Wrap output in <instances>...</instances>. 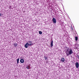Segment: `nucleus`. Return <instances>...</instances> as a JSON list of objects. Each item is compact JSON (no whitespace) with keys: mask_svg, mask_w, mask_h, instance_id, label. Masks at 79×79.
Masks as SVG:
<instances>
[{"mask_svg":"<svg viewBox=\"0 0 79 79\" xmlns=\"http://www.w3.org/2000/svg\"><path fill=\"white\" fill-rule=\"evenodd\" d=\"M9 9H10V10H11V9H12V8L11 7V6H10L9 7Z\"/></svg>","mask_w":79,"mask_h":79,"instance_id":"4468645a","label":"nucleus"},{"mask_svg":"<svg viewBox=\"0 0 79 79\" xmlns=\"http://www.w3.org/2000/svg\"><path fill=\"white\" fill-rule=\"evenodd\" d=\"M13 45H14V47H17V45H18V44L15 43L13 44Z\"/></svg>","mask_w":79,"mask_h":79,"instance_id":"1a4fd4ad","label":"nucleus"},{"mask_svg":"<svg viewBox=\"0 0 79 79\" xmlns=\"http://www.w3.org/2000/svg\"><path fill=\"white\" fill-rule=\"evenodd\" d=\"M0 16H2V14L0 13Z\"/></svg>","mask_w":79,"mask_h":79,"instance_id":"aec40b11","label":"nucleus"},{"mask_svg":"<svg viewBox=\"0 0 79 79\" xmlns=\"http://www.w3.org/2000/svg\"><path fill=\"white\" fill-rule=\"evenodd\" d=\"M75 47H76V48H74V49H76V48H77V47H76V46H75Z\"/></svg>","mask_w":79,"mask_h":79,"instance_id":"6ab92c4d","label":"nucleus"},{"mask_svg":"<svg viewBox=\"0 0 79 79\" xmlns=\"http://www.w3.org/2000/svg\"><path fill=\"white\" fill-rule=\"evenodd\" d=\"M52 22L54 24H56V20L55 18H53L52 19Z\"/></svg>","mask_w":79,"mask_h":79,"instance_id":"f03ea898","label":"nucleus"},{"mask_svg":"<svg viewBox=\"0 0 79 79\" xmlns=\"http://www.w3.org/2000/svg\"><path fill=\"white\" fill-rule=\"evenodd\" d=\"M20 61L21 63H24V59H20Z\"/></svg>","mask_w":79,"mask_h":79,"instance_id":"39448f33","label":"nucleus"},{"mask_svg":"<svg viewBox=\"0 0 79 79\" xmlns=\"http://www.w3.org/2000/svg\"><path fill=\"white\" fill-rule=\"evenodd\" d=\"M60 61L61 62H64V58L63 57H61Z\"/></svg>","mask_w":79,"mask_h":79,"instance_id":"423d86ee","label":"nucleus"},{"mask_svg":"<svg viewBox=\"0 0 79 79\" xmlns=\"http://www.w3.org/2000/svg\"><path fill=\"white\" fill-rule=\"evenodd\" d=\"M19 58H18L17 59V64H18L19 63Z\"/></svg>","mask_w":79,"mask_h":79,"instance_id":"9d476101","label":"nucleus"},{"mask_svg":"<svg viewBox=\"0 0 79 79\" xmlns=\"http://www.w3.org/2000/svg\"><path fill=\"white\" fill-rule=\"evenodd\" d=\"M75 40L76 41H77V39H78V38L77 37V33H75Z\"/></svg>","mask_w":79,"mask_h":79,"instance_id":"7ed1b4c3","label":"nucleus"},{"mask_svg":"<svg viewBox=\"0 0 79 79\" xmlns=\"http://www.w3.org/2000/svg\"><path fill=\"white\" fill-rule=\"evenodd\" d=\"M73 50L72 49H70L69 51L68 49L67 50V51L65 53L67 56H69V55H71L73 54Z\"/></svg>","mask_w":79,"mask_h":79,"instance_id":"f257e3e1","label":"nucleus"},{"mask_svg":"<svg viewBox=\"0 0 79 79\" xmlns=\"http://www.w3.org/2000/svg\"><path fill=\"white\" fill-rule=\"evenodd\" d=\"M27 69H30V66H28L26 67Z\"/></svg>","mask_w":79,"mask_h":79,"instance_id":"f8f14e48","label":"nucleus"},{"mask_svg":"<svg viewBox=\"0 0 79 79\" xmlns=\"http://www.w3.org/2000/svg\"><path fill=\"white\" fill-rule=\"evenodd\" d=\"M28 42V43H31L32 44V41H29Z\"/></svg>","mask_w":79,"mask_h":79,"instance_id":"dca6fc26","label":"nucleus"},{"mask_svg":"<svg viewBox=\"0 0 79 79\" xmlns=\"http://www.w3.org/2000/svg\"><path fill=\"white\" fill-rule=\"evenodd\" d=\"M76 66L77 68H79V64L78 62H76Z\"/></svg>","mask_w":79,"mask_h":79,"instance_id":"0eeeda50","label":"nucleus"},{"mask_svg":"<svg viewBox=\"0 0 79 79\" xmlns=\"http://www.w3.org/2000/svg\"><path fill=\"white\" fill-rule=\"evenodd\" d=\"M77 58H78V59H79V56L78 55V56H77Z\"/></svg>","mask_w":79,"mask_h":79,"instance_id":"f3484780","label":"nucleus"},{"mask_svg":"<svg viewBox=\"0 0 79 79\" xmlns=\"http://www.w3.org/2000/svg\"><path fill=\"white\" fill-rule=\"evenodd\" d=\"M32 45V44H28V46H31Z\"/></svg>","mask_w":79,"mask_h":79,"instance_id":"2eb2a0df","label":"nucleus"},{"mask_svg":"<svg viewBox=\"0 0 79 79\" xmlns=\"http://www.w3.org/2000/svg\"><path fill=\"white\" fill-rule=\"evenodd\" d=\"M47 57H45V60H47Z\"/></svg>","mask_w":79,"mask_h":79,"instance_id":"a211bd4d","label":"nucleus"},{"mask_svg":"<svg viewBox=\"0 0 79 79\" xmlns=\"http://www.w3.org/2000/svg\"><path fill=\"white\" fill-rule=\"evenodd\" d=\"M39 34H42V31H39Z\"/></svg>","mask_w":79,"mask_h":79,"instance_id":"ddd939ff","label":"nucleus"},{"mask_svg":"<svg viewBox=\"0 0 79 79\" xmlns=\"http://www.w3.org/2000/svg\"><path fill=\"white\" fill-rule=\"evenodd\" d=\"M29 47V43H27L25 45V47L26 48H28Z\"/></svg>","mask_w":79,"mask_h":79,"instance_id":"20e7f679","label":"nucleus"},{"mask_svg":"<svg viewBox=\"0 0 79 79\" xmlns=\"http://www.w3.org/2000/svg\"><path fill=\"white\" fill-rule=\"evenodd\" d=\"M71 29L72 31H73V27H72V25H71Z\"/></svg>","mask_w":79,"mask_h":79,"instance_id":"9b49d317","label":"nucleus"},{"mask_svg":"<svg viewBox=\"0 0 79 79\" xmlns=\"http://www.w3.org/2000/svg\"><path fill=\"white\" fill-rule=\"evenodd\" d=\"M53 40H52L51 42V47H53Z\"/></svg>","mask_w":79,"mask_h":79,"instance_id":"6e6552de","label":"nucleus"}]
</instances>
